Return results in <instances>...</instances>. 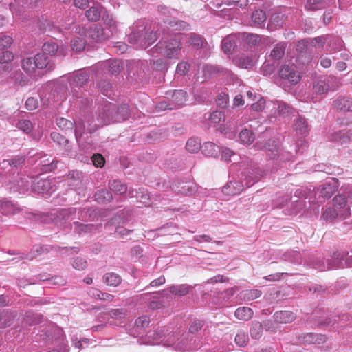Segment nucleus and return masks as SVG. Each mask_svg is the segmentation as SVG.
Returning a JSON list of instances; mask_svg holds the SVG:
<instances>
[{"instance_id":"f257e3e1","label":"nucleus","mask_w":352,"mask_h":352,"mask_svg":"<svg viewBox=\"0 0 352 352\" xmlns=\"http://www.w3.org/2000/svg\"><path fill=\"white\" fill-rule=\"evenodd\" d=\"M130 30L128 41L136 49H145L157 40L156 33L145 19L136 21Z\"/></svg>"},{"instance_id":"f03ea898","label":"nucleus","mask_w":352,"mask_h":352,"mask_svg":"<svg viewBox=\"0 0 352 352\" xmlns=\"http://www.w3.org/2000/svg\"><path fill=\"white\" fill-rule=\"evenodd\" d=\"M256 147L259 150L264 151L267 157L277 165L293 161L294 158L292 153L280 145L278 141L276 139H269L265 142H256Z\"/></svg>"},{"instance_id":"7ed1b4c3","label":"nucleus","mask_w":352,"mask_h":352,"mask_svg":"<svg viewBox=\"0 0 352 352\" xmlns=\"http://www.w3.org/2000/svg\"><path fill=\"white\" fill-rule=\"evenodd\" d=\"M18 186L23 191H26L31 187L32 190L38 195L52 194L56 190L54 179L42 178L40 177L22 178L18 182Z\"/></svg>"},{"instance_id":"20e7f679","label":"nucleus","mask_w":352,"mask_h":352,"mask_svg":"<svg viewBox=\"0 0 352 352\" xmlns=\"http://www.w3.org/2000/svg\"><path fill=\"white\" fill-rule=\"evenodd\" d=\"M130 115L129 107L126 104L117 106L110 102L106 103L100 113L102 124L121 122L126 120Z\"/></svg>"},{"instance_id":"39448f33","label":"nucleus","mask_w":352,"mask_h":352,"mask_svg":"<svg viewBox=\"0 0 352 352\" xmlns=\"http://www.w3.org/2000/svg\"><path fill=\"white\" fill-rule=\"evenodd\" d=\"M182 34H177L166 40L160 41L154 48L151 50L152 56L155 52H159L168 58L177 59L182 50Z\"/></svg>"},{"instance_id":"423d86ee","label":"nucleus","mask_w":352,"mask_h":352,"mask_svg":"<svg viewBox=\"0 0 352 352\" xmlns=\"http://www.w3.org/2000/svg\"><path fill=\"white\" fill-rule=\"evenodd\" d=\"M93 71L94 69L86 67L76 70L65 76L69 82L72 95L74 98H80L82 97L81 88L89 81Z\"/></svg>"},{"instance_id":"0eeeda50","label":"nucleus","mask_w":352,"mask_h":352,"mask_svg":"<svg viewBox=\"0 0 352 352\" xmlns=\"http://www.w3.org/2000/svg\"><path fill=\"white\" fill-rule=\"evenodd\" d=\"M47 89L52 91L54 101H63L68 94H72L69 82L65 76L56 81L50 82Z\"/></svg>"},{"instance_id":"6e6552de","label":"nucleus","mask_w":352,"mask_h":352,"mask_svg":"<svg viewBox=\"0 0 352 352\" xmlns=\"http://www.w3.org/2000/svg\"><path fill=\"white\" fill-rule=\"evenodd\" d=\"M170 188L176 194L191 196L197 192V184L189 179H175Z\"/></svg>"},{"instance_id":"1a4fd4ad","label":"nucleus","mask_w":352,"mask_h":352,"mask_svg":"<svg viewBox=\"0 0 352 352\" xmlns=\"http://www.w3.org/2000/svg\"><path fill=\"white\" fill-rule=\"evenodd\" d=\"M264 172L256 164L251 165L245 168L241 173L240 179L244 183L246 188L252 186L263 176Z\"/></svg>"},{"instance_id":"9d476101","label":"nucleus","mask_w":352,"mask_h":352,"mask_svg":"<svg viewBox=\"0 0 352 352\" xmlns=\"http://www.w3.org/2000/svg\"><path fill=\"white\" fill-rule=\"evenodd\" d=\"M339 87V80L333 76H323L314 85V90L317 94H326L330 90H335Z\"/></svg>"},{"instance_id":"9b49d317","label":"nucleus","mask_w":352,"mask_h":352,"mask_svg":"<svg viewBox=\"0 0 352 352\" xmlns=\"http://www.w3.org/2000/svg\"><path fill=\"white\" fill-rule=\"evenodd\" d=\"M96 69L102 73L110 74L117 76L123 69L122 61L118 59H110L98 63L96 66Z\"/></svg>"},{"instance_id":"f8f14e48","label":"nucleus","mask_w":352,"mask_h":352,"mask_svg":"<svg viewBox=\"0 0 352 352\" xmlns=\"http://www.w3.org/2000/svg\"><path fill=\"white\" fill-rule=\"evenodd\" d=\"M278 74L282 79L287 80L292 85L297 84L301 78L300 73L296 70V67L294 65H283L280 68Z\"/></svg>"},{"instance_id":"ddd939ff","label":"nucleus","mask_w":352,"mask_h":352,"mask_svg":"<svg viewBox=\"0 0 352 352\" xmlns=\"http://www.w3.org/2000/svg\"><path fill=\"white\" fill-rule=\"evenodd\" d=\"M76 213L77 208L70 207L60 209L54 214V221L56 223L66 224L67 222L76 219Z\"/></svg>"},{"instance_id":"4468645a","label":"nucleus","mask_w":352,"mask_h":352,"mask_svg":"<svg viewBox=\"0 0 352 352\" xmlns=\"http://www.w3.org/2000/svg\"><path fill=\"white\" fill-rule=\"evenodd\" d=\"M212 329L215 330L216 327L213 325L206 324L203 320L195 319L190 322L188 331L191 334H195L201 331L203 333V336H206L210 333Z\"/></svg>"},{"instance_id":"2eb2a0df","label":"nucleus","mask_w":352,"mask_h":352,"mask_svg":"<svg viewBox=\"0 0 352 352\" xmlns=\"http://www.w3.org/2000/svg\"><path fill=\"white\" fill-rule=\"evenodd\" d=\"M338 188V181L335 178H331L321 184L318 188L319 196L329 199L337 191Z\"/></svg>"},{"instance_id":"dca6fc26","label":"nucleus","mask_w":352,"mask_h":352,"mask_svg":"<svg viewBox=\"0 0 352 352\" xmlns=\"http://www.w3.org/2000/svg\"><path fill=\"white\" fill-rule=\"evenodd\" d=\"M162 292H148L144 293L140 295V299H142L145 301H148V307L153 309H158L163 307V302L160 300L161 297H162Z\"/></svg>"},{"instance_id":"f3484780","label":"nucleus","mask_w":352,"mask_h":352,"mask_svg":"<svg viewBox=\"0 0 352 352\" xmlns=\"http://www.w3.org/2000/svg\"><path fill=\"white\" fill-rule=\"evenodd\" d=\"M329 38V35L320 36L313 38L303 39L298 43V47L300 51L306 50L308 45L323 47Z\"/></svg>"},{"instance_id":"a211bd4d","label":"nucleus","mask_w":352,"mask_h":352,"mask_svg":"<svg viewBox=\"0 0 352 352\" xmlns=\"http://www.w3.org/2000/svg\"><path fill=\"white\" fill-rule=\"evenodd\" d=\"M245 184L242 180H231L228 182L222 189L226 195H236L240 194L244 189Z\"/></svg>"},{"instance_id":"6ab92c4d","label":"nucleus","mask_w":352,"mask_h":352,"mask_svg":"<svg viewBox=\"0 0 352 352\" xmlns=\"http://www.w3.org/2000/svg\"><path fill=\"white\" fill-rule=\"evenodd\" d=\"M89 36L96 42H101L112 36V33L107 32L104 28L95 25L89 31Z\"/></svg>"},{"instance_id":"aec40b11","label":"nucleus","mask_w":352,"mask_h":352,"mask_svg":"<svg viewBox=\"0 0 352 352\" xmlns=\"http://www.w3.org/2000/svg\"><path fill=\"white\" fill-rule=\"evenodd\" d=\"M167 95H171L169 100L174 109L180 108L185 105L188 97L187 92L184 90H174L172 93L167 94Z\"/></svg>"},{"instance_id":"412c9836","label":"nucleus","mask_w":352,"mask_h":352,"mask_svg":"<svg viewBox=\"0 0 352 352\" xmlns=\"http://www.w3.org/2000/svg\"><path fill=\"white\" fill-rule=\"evenodd\" d=\"M332 106L334 109L339 111H352V98L340 96L333 100Z\"/></svg>"},{"instance_id":"4be33fe9","label":"nucleus","mask_w":352,"mask_h":352,"mask_svg":"<svg viewBox=\"0 0 352 352\" xmlns=\"http://www.w3.org/2000/svg\"><path fill=\"white\" fill-rule=\"evenodd\" d=\"M98 217V211L94 208H77L76 217L78 220L88 222L93 221Z\"/></svg>"},{"instance_id":"5701e85b","label":"nucleus","mask_w":352,"mask_h":352,"mask_svg":"<svg viewBox=\"0 0 352 352\" xmlns=\"http://www.w3.org/2000/svg\"><path fill=\"white\" fill-rule=\"evenodd\" d=\"M226 338L223 340L220 339L219 336H214L212 338H209L208 335L205 336L204 344L211 347L214 352H226L228 349L225 347L224 342Z\"/></svg>"},{"instance_id":"b1692460","label":"nucleus","mask_w":352,"mask_h":352,"mask_svg":"<svg viewBox=\"0 0 352 352\" xmlns=\"http://www.w3.org/2000/svg\"><path fill=\"white\" fill-rule=\"evenodd\" d=\"M299 340L300 342H302L305 344H323L326 342L327 337L323 334L308 333L300 336L299 337Z\"/></svg>"},{"instance_id":"393cba45","label":"nucleus","mask_w":352,"mask_h":352,"mask_svg":"<svg viewBox=\"0 0 352 352\" xmlns=\"http://www.w3.org/2000/svg\"><path fill=\"white\" fill-rule=\"evenodd\" d=\"M74 135L80 147L85 148L83 135L87 131L85 123L80 119L74 122Z\"/></svg>"},{"instance_id":"a878e982","label":"nucleus","mask_w":352,"mask_h":352,"mask_svg":"<svg viewBox=\"0 0 352 352\" xmlns=\"http://www.w3.org/2000/svg\"><path fill=\"white\" fill-rule=\"evenodd\" d=\"M330 140L337 142L341 145L349 143L352 140V131L349 129L347 131H339L333 133L330 137Z\"/></svg>"},{"instance_id":"bb28decb","label":"nucleus","mask_w":352,"mask_h":352,"mask_svg":"<svg viewBox=\"0 0 352 352\" xmlns=\"http://www.w3.org/2000/svg\"><path fill=\"white\" fill-rule=\"evenodd\" d=\"M109 191L115 195L122 196L127 192V185L120 179H111L108 182Z\"/></svg>"},{"instance_id":"cd10ccee","label":"nucleus","mask_w":352,"mask_h":352,"mask_svg":"<svg viewBox=\"0 0 352 352\" xmlns=\"http://www.w3.org/2000/svg\"><path fill=\"white\" fill-rule=\"evenodd\" d=\"M17 316L16 311L10 309L0 310V329L9 327Z\"/></svg>"},{"instance_id":"c85d7f7f","label":"nucleus","mask_w":352,"mask_h":352,"mask_svg":"<svg viewBox=\"0 0 352 352\" xmlns=\"http://www.w3.org/2000/svg\"><path fill=\"white\" fill-rule=\"evenodd\" d=\"M44 317L41 314L26 311L22 318V323L28 326H34L43 322Z\"/></svg>"},{"instance_id":"c756f323","label":"nucleus","mask_w":352,"mask_h":352,"mask_svg":"<svg viewBox=\"0 0 352 352\" xmlns=\"http://www.w3.org/2000/svg\"><path fill=\"white\" fill-rule=\"evenodd\" d=\"M286 47L287 43L285 42L277 43L267 56V61L280 60L285 55Z\"/></svg>"},{"instance_id":"7c9ffc66","label":"nucleus","mask_w":352,"mask_h":352,"mask_svg":"<svg viewBox=\"0 0 352 352\" xmlns=\"http://www.w3.org/2000/svg\"><path fill=\"white\" fill-rule=\"evenodd\" d=\"M239 38L235 35L226 36L221 42L222 50L226 54H231L236 47Z\"/></svg>"},{"instance_id":"2f4dec72","label":"nucleus","mask_w":352,"mask_h":352,"mask_svg":"<svg viewBox=\"0 0 352 352\" xmlns=\"http://www.w3.org/2000/svg\"><path fill=\"white\" fill-rule=\"evenodd\" d=\"M330 4V0H306L305 8L309 11H317L325 9Z\"/></svg>"},{"instance_id":"473e14b6","label":"nucleus","mask_w":352,"mask_h":352,"mask_svg":"<svg viewBox=\"0 0 352 352\" xmlns=\"http://www.w3.org/2000/svg\"><path fill=\"white\" fill-rule=\"evenodd\" d=\"M266 21L267 16L265 12L262 10H256L251 15L250 25L255 27L263 28Z\"/></svg>"},{"instance_id":"72a5a7b5","label":"nucleus","mask_w":352,"mask_h":352,"mask_svg":"<svg viewBox=\"0 0 352 352\" xmlns=\"http://www.w3.org/2000/svg\"><path fill=\"white\" fill-rule=\"evenodd\" d=\"M273 318L276 323L285 324L294 321L296 316L289 311H279L274 313Z\"/></svg>"},{"instance_id":"f704fd0d","label":"nucleus","mask_w":352,"mask_h":352,"mask_svg":"<svg viewBox=\"0 0 352 352\" xmlns=\"http://www.w3.org/2000/svg\"><path fill=\"white\" fill-rule=\"evenodd\" d=\"M19 207L16 204L9 200L0 201V212L3 215L14 214L19 212Z\"/></svg>"},{"instance_id":"c9c22d12","label":"nucleus","mask_w":352,"mask_h":352,"mask_svg":"<svg viewBox=\"0 0 352 352\" xmlns=\"http://www.w3.org/2000/svg\"><path fill=\"white\" fill-rule=\"evenodd\" d=\"M69 226L70 228L74 230V232L78 234L90 233L96 228V226L94 224L83 223L78 221L69 223Z\"/></svg>"},{"instance_id":"e433bc0d","label":"nucleus","mask_w":352,"mask_h":352,"mask_svg":"<svg viewBox=\"0 0 352 352\" xmlns=\"http://www.w3.org/2000/svg\"><path fill=\"white\" fill-rule=\"evenodd\" d=\"M81 175L82 173L76 170L69 171L65 179L67 185L76 190L81 184Z\"/></svg>"},{"instance_id":"4c0bfd02","label":"nucleus","mask_w":352,"mask_h":352,"mask_svg":"<svg viewBox=\"0 0 352 352\" xmlns=\"http://www.w3.org/2000/svg\"><path fill=\"white\" fill-rule=\"evenodd\" d=\"M204 155L212 157H217L221 152V148L211 142L204 143L201 147Z\"/></svg>"},{"instance_id":"58836bf2","label":"nucleus","mask_w":352,"mask_h":352,"mask_svg":"<svg viewBox=\"0 0 352 352\" xmlns=\"http://www.w3.org/2000/svg\"><path fill=\"white\" fill-rule=\"evenodd\" d=\"M234 63L241 68L250 69L254 66V60L252 57L241 54L234 57Z\"/></svg>"},{"instance_id":"ea45409f","label":"nucleus","mask_w":352,"mask_h":352,"mask_svg":"<svg viewBox=\"0 0 352 352\" xmlns=\"http://www.w3.org/2000/svg\"><path fill=\"white\" fill-rule=\"evenodd\" d=\"M59 161L54 157L45 156L41 161V170L45 173H50L57 168Z\"/></svg>"},{"instance_id":"a19ab883","label":"nucleus","mask_w":352,"mask_h":352,"mask_svg":"<svg viewBox=\"0 0 352 352\" xmlns=\"http://www.w3.org/2000/svg\"><path fill=\"white\" fill-rule=\"evenodd\" d=\"M44 247H34L31 252L29 253H24V252H19L17 253V255H19L18 257L12 258V261H14L15 262H19L21 260L27 259L32 261L34 259L36 256L41 254L42 252H43Z\"/></svg>"},{"instance_id":"79ce46f5","label":"nucleus","mask_w":352,"mask_h":352,"mask_svg":"<svg viewBox=\"0 0 352 352\" xmlns=\"http://www.w3.org/2000/svg\"><path fill=\"white\" fill-rule=\"evenodd\" d=\"M102 20L104 24V27H103L104 29L107 30V32L112 33V36L117 32L118 28L116 21L113 19L112 14L105 12L103 14Z\"/></svg>"},{"instance_id":"37998d69","label":"nucleus","mask_w":352,"mask_h":352,"mask_svg":"<svg viewBox=\"0 0 352 352\" xmlns=\"http://www.w3.org/2000/svg\"><path fill=\"white\" fill-rule=\"evenodd\" d=\"M129 69H130V72H132V70H135L133 75L137 74L138 76L142 77L148 70V63L146 60H138L134 62L131 65V68Z\"/></svg>"},{"instance_id":"c03bdc74","label":"nucleus","mask_w":352,"mask_h":352,"mask_svg":"<svg viewBox=\"0 0 352 352\" xmlns=\"http://www.w3.org/2000/svg\"><path fill=\"white\" fill-rule=\"evenodd\" d=\"M191 287L187 284L172 285L167 289L169 292L175 296H184L188 294Z\"/></svg>"},{"instance_id":"a18cd8bd","label":"nucleus","mask_w":352,"mask_h":352,"mask_svg":"<svg viewBox=\"0 0 352 352\" xmlns=\"http://www.w3.org/2000/svg\"><path fill=\"white\" fill-rule=\"evenodd\" d=\"M102 7L98 4H94L85 12V16L90 21H97L101 17Z\"/></svg>"},{"instance_id":"49530a36","label":"nucleus","mask_w":352,"mask_h":352,"mask_svg":"<svg viewBox=\"0 0 352 352\" xmlns=\"http://www.w3.org/2000/svg\"><path fill=\"white\" fill-rule=\"evenodd\" d=\"M262 295V292L257 289H245L239 294L240 300L244 301H250L259 298Z\"/></svg>"},{"instance_id":"de8ad7c7","label":"nucleus","mask_w":352,"mask_h":352,"mask_svg":"<svg viewBox=\"0 0 352 352\" xmlns=\"http://www.w3.org/2000/svg\"><path fill=\"white\" fill-rule=\"evenodd\" d=\"M95 200L98 204H106L113 199L111 192L107 189H100L97 190L94 195Z\"/></svg>"},{"instance_id":"09e8293b","label":"nucleus","mask_w":352,"mask_h":352,"mask_svg":"<svg viewBox=\"0 0 352 352\" xmlns=\"http://www.w3.org/2000/svg\"><path fill=\"white\" fill-rule=\"evenodd\" d=\"M294 129L296 131L302 135H307L309 131V126L306 119L302 116H298L294 124Z\"/></svg>"},{"instance_id":"8fccbe9b","label":"nucleus","mask_w":352,"mask_h":352,"mask_svg":"<svg viewBox=\"0 0 352 352\" xmlns=\"http://www.w3.org/2000/svg\"><path fill=\"white\" fill-rule=\"evenodd\" d=\"M101 111L99 112L98 117L96 119L94 118H89L87 121V131L89 133H93L97 131L99 128L108 125V124H102V118H100Z\"/></svg>"},{"instance_id":"3c124183","label":"nucleus","mask_w":352,"mask_h":352,"mask_svg":"<svg viewBox=\"0 0 352 352\" xmlns=\"http://www.w3.org/2000/svg\"><path fill=\"white\" fill-rule=\"evenodd\" d=\"M274 105L276 106L274 107V108L278 111L279 116L285 118L293 113L294 109L290 105L283 101H277Z\"/></svg>"},{"instance_id":"603ef678","label":"nucleus","mask_w":352,"mask_h":352,"mask_svg":"<svg viewBox=\"0 0 352 352\" xmlns=\"http://www.w3.org/2000/svg\"><path fill=\"white\" fill-rule=\"evenodd\" d=\"M103 281L107 285L117 287L121 283L122 278L115 272H108L103 276Z\"/></svg>"},{"instance_id":"864d4df0","label":"nucleus","mask_w":352,"mask_h":352,"mask_svg":"<svg viewBox=\"0 0 352 352\" xmlns=\"http://www.w3.org/2000/svg\"><path fill=\"white\" fill-rule=\"evenodd\" d=\"M253 310L247 307H241L236 309L234 316L236 318L241 320H248L253 316Z\"/></svg>"},{"instance_id":"5fc2aeb1","label":"nucleus","mask_w":352,"mask_h":352,"mask_svg":"<svg viewBox=\"0 0 352 352\" xmlns=\"http://www.w3.org/2000/svg\"><path fill=\"white\" fill-rule=\"evenodd\" d=\"M263 326L258 321H253L251 322L250 327V333L252 338L258 340L263 335Z\"/></svg>"},{"instance_id":"6e6d98bb","label":"nucleus","mask_w":352,"mask_h":352,"mask_svg":"<svg viewBox=\"0 0 352 352\" xmlns=\"http://www.w3.org/2000/svg\"><path fill=\"white\" fill-rule=\"evenodd\" d=\"M239 138L243 144H251L255 140V135L252 130L243 129L239 134Z\"/></svg>"},{"instance_id":"4d7b16f0","label":"nucleus","mask_w":352,"mask_h":352,"mask_svg":"<svg viewBox=\"0 0 352 352\" xmlns=\"http://www.w3.org/2000/svg\"><path fill=\"white\" fill-rule=\"evenodd\" d=\"M98 87L101 93L109 98L113 94V85L108 80H101L98 82Z\"/></svg>"},{"instance_id":"13d9d810","label":"nucleus","mask_w":352,"mask_h":352,"mask_svg":"<svg viewBox=\"0 0 352 352\" xmlns=\"http://www.w3.org/2000/svg\"><path fill=\"white\" fill-rule=\"evenodd\" d=\"M327 42V50L329 52L340 50L343 46V41L340 37L329 36Z\"/></svg>"},{"instance_id":"bf43d9fd","label":"nucleus","mask_w":352,"mask_h":352,"mask_svg":"<svg viewBox=\"0 0 352 352\" xmlns=\"http://www.w3.org/2000/svg\"><path fill=\"white\" fill-rule=\"evenodd\" d=\"M343 256L338 252H334L330 258L327 259V265H329V270L340 267L342 265Z\"/></svg>"},{"instance_id":"052dcab7","label":"nucleus","mask_w":352,"mask_h":352,"mask_svg":"<svg viewBox=\"0 0 352 352\" xmlns=\"http://www.w3.org/2000/svg\"><path fill=\"white\" fill-rule=\"evenodd\" d=\"M89 294L91 297L96 298L103 301L111 302L114 298L113 295L109 293L102 292V291L94 288L91 289L89 291Z\"/></svg>"},{"instance_id":"680f3d73","label":"nucleus","mask_w":352,"mask_h":352,"mask_svg":"<svg viewBox=\"0 0 352 352\" xmlns=\"http://www.w3.org/2000/svg\"><path fill=\"white\" fill-rule=\"evenodd\" d=\"M58 50V45L56 41L53 40L46 41L45 43H44L42 47L43 52L46 55H55L57 53Z\"/></svg>"},{"instance_id":"e2e57ef3","label":"nucleus","mask_w":352,"mask_h":352,"mask_svg":"<svg viewBox=\"0 0 352 352\" xmlns=\"http://www.w3.org/2000/svg\"><path fill=\"white\" fill-rule=\"evenodd\" d=\"M201 147V140L198 138H190L186 144V150L192 153H197Z\"/></svg>"},{"instance_id":"0e129e2a","label":"nucleus","mask_w":352,"mask_h":352,"mask_svg":"<svg viewBox=\"0 0 352 352\" xmlns=\"http://www.w3.org/2000/svg\"><path fill=\"white\" fill-rule=\"evenodd\" d=\"M164 22L168 25V28L173 30H182L188 27L186 22L176 19H166Z\"/></svg>"},{"instance_id":"69168bd1","label":"nucleus","mask_w":352,"mask_h":352,"mask_svg":"<svg viewBox=\"0 0 352 352\" xmlns=\"http://www.w3.org/2000/svg\"><path fill=\"white\" fill-rule=\"evenodd\" d=\"M22 68L27 74H32L36 68V63L34 57H26L22 60Z\"/></svg>"},{"instance_id":"338daca9","label":"nucleus","mask_w":352,"mask_h":352,"mask_svg":"<svg viewBox=\"0 0 352 352\" xmlns=\"http://www.w3.org/2000/svg\"><path fill=\"white\" fill-rule=\"evenodd\" d=\"M56 124L60 130L65 131H72L74 128V122L63 117L56 118Z\"/></svg>"},{"instance_id":"774afa93","label":"nucleus","mask_w":352,"mask_h":352,"mask_svg":"<svg viewBox=\"0 0 352 352\" xmlns=\"http://www.w3.org/2000/svg\"><path fill=\"white\" fill-rule=\"evenodd\" d=\"M86 45V41L81 36H75L71 41V47L76 52H82Z\"/></svg>"}]
</instances>
